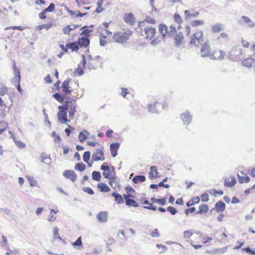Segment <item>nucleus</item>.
<instances>
[{
	"label": "nucleus",
	"instance_id": "nucleus-55",
	"mask_svg": "<svg viewBox=\"0 0 255 255\" xmlns=\"http://www.w3.org/2000/svg\"><path fill=\"white\" fill-rule=\"evenodd\" d=\"M72 245L74 247L82 246L81 237H79L75 242L72 243Z\"/></svg>",
	"mask_w": 255,
	"mask_h": 255
},
{
	"label": "nucleus",
	"instance_id": "nucleus-13",
	"mask_svg": "<svg viewBox=\"0 0 255 255\" xmlns=\"http://www.w3.org/2000/svg\"><path fill=\"white\" fill-rule=\"evenodd\" d=\"M59 111L57 114L58 120L59 122L62 124H66L69 121L67 119V112L63 109L60 108L59 106L58 107Z\"/></svg>",
	"mask_w": 255,
	"mask_h": 255
},
{
	"label": "nucleus",
	"instance_id": "nucleus-5",
	"mask_svg": "<svg viewBox=\"0 0 255 255\" xmlns=\"http://www.w3.org/2000/svg\"><path fill=\"white\" fill-rule=\"evenodd\" d=\"M159 31L163 37H171L176 32V27L173 25L168 27L165 24H160L159 25Z\"/></svg>",
	"mask_w": 255,
	"mask_h": 255
},
{
	"label": "nucleus",
	"instance_id": "nucleus-64",
	"mask_svg": "<svg viewBox=\"0 0 255 255\" xmlns=\"http://www.w3.org/2000/svg\"><path fill=\"white\" fill-rule=\"evenodd\" d=\"M101 169L105 171L110 169V168L107 163H104L101 166Z\"/></svg>",
	"mask_w": 255,
	"mask_h": 255
},
{
	"label": "nucleus",
	"instance_id": "nucleus-60",
	"mask_svg": "<svg viewBox=\"0 0 255 255\" xmlns=\"http://www.w3.org/2000/svg\"><path fill=\"white\" fill-rule=\"evenodd\" d=\"M208 194L207 193H204L201 196V200L203 202H206L209 200Z\"/></svg>",
	"mask_w": 255,
	"mask_h": 255
},
{
	"label": "nucleus",
	"instance_id": "nucleus-44",
	"mask_svg": "<svg viewBox=\"0 0 255 255\" xmlns=\"http://www.w3.org/2000/svg\"><path fill=\"white\" fill-rule=\"evenodd\" d=\"M7 124L6 122L1 121L0 122V134H2L7 128Z\"/></svg>",
	"mask_w": 255,
	"mask_h": 255
},
{
	"label": "nucleus",
	"instance_id": "nucleus-23",
	"mask_svg": "<svg viewBox=\"0 0 255 255\" xmlns=\"http://www.w3.org/2000/svg\"><path fill=\"white\" fill-rule=\"evenodd\" d=\"M90 40L88 37L82 36L78 38V41L77 43L78 44L79 47H86L89 44Z\"/></svg>",
	"mask_w": 255,
	"mask_h": 255
},
{
	"label": "nucleus",
	"instance_id": "nucleus-1",
	"mask_svg": "<svg viewBox=\"0 0 255 255\" xmlns=\"http://www.w3.org/2000/svg\"><path fill=\"white\" fill-rule=\"evenodd\" d=\"M75 82V81L73 82L70 78L66 79L61 84L59 92L53 95V98L59 103H63L64 100L69 98L73 92L74 93L76 92L77 86ZM76 82L78 84V82Z\"/></svg>",
	"mask_w": 255,
	"mask_h": 255
},
{
	"label": "nucleus",
	"instance_id": "nucleus-2",
	"mask_svg": "<svg viewBox=\"0 0 255 255\" xmlns=\"http://www.w3.org/2000/svg\"><path fill=\"white\" fill-rule=\"evenodd\" d=\"M77 88L76 89V92L74 93V95L72 96V99L71 100H66L64 102V104L62 106H59L60 108L64 110L66 112L67 111L69 113V118L72 119L74 118L76 109V101L81 97L83 93L82 90L79 86V84L75 82Z\"/></svg>",
	"mask_w": 255,
	"mask_h": 255
},
{
	"label": "nucleus",
	"instance_id": "nucleus-34",
	"mask_svg": "<svg viewBox=\"0 0 255 255\" xmlns=\"http://www.w3.org/2000/svg\"><path fill=\"white\" fill-rule=\"evenodd\" d=\"M112 196L114 197L115 198V201L118 203V204H122L123 203L124 201L123 197L121 194L119 193H116V192H113L112 194Z\"/></svg>",
	"mask_w": 255,
	"mask_h": 255
},
{
	"label": "nucleus",
	"instance_id": "nucleus-54",
	"mask_svg": "<svg viewBox=\"0 0 255 255\" xmlns=\"http://www.w3.org/2000/svg\"><path fill=\"white\" fill-rule=\"evenodd\" d=\"M150 236L152 238H155V237H160V234L158 232V230L157 228L154 229L150 234Z\"/></svg>",
	"mask_w": 255,
	"mask_h": 255
},
{
	"label": "nucleus",
	"instance_id": "nucleus-14",
	"mask_svg": "<svg viewBox=\"0 0 255 255\" xmlns=\"http://www.w3.org/2000/svg\"><path fill=\"white\" fill-rule=\"evenodd\" d=\"M55 10V4L51 3L48 7L44 9L38 14L39 18L40 19L44 20L47 17L46 13L47 12H51Z\"/></svg>",
	"mask_w": 255,
	"mask_h": 255
},
{
	"label": "nucleus",
	"instance_id": "nucleus-17",
	"mask_svg": "<svg viewBox=\"0 0 255 255\" xmlns=\"http://www.w3.org/2000/svg\"><path fill=\"white\" fill-rule=\"evenodd\" d=\"M63 176L66 179H70L72 182H75L77 178V175L73 170H66L63 173Z\"/></svg>",
	"mask_w": 255,
	"mask_h": 255
},
{
	"label": "nucleus",
	"instance_id": "nucleus-8",
	"mask_svg": "<svg viewBox=\"0 0 255 255\" xmlns=\"http://www.w3.org/2000/svg\"><path fill=\"white\" fill-rule=\"evenodd\" d=\"M242 55V49L236 46L231 49L229 53L228 57L229 59L233 61H238L241 58Z\"/></svg>",
	"mask_w": 255,
	"mask_h": 255
},
{
	"label": "nucleus",
	"instance_id": "nucleus-62",
	"mask_svg": "<svg viewBox=\"0 0 255 255\" xmlns=\"http://www.w3.org/2000/svg\"><path fill=\"white\" fill-rule=\"evenodd\" d=\"M195 210H196V208L195 207H191L190 208L186 209L185 210V213L187 216H188L189 212L193 213L195 211Z\"/></svg>",
	"mask_w": 255,
	"mask_h": 255
},
{
	"label": "nucleus",
	"instance_id": "nucleus-32",
	"mask_svg": "<svg viewBox=\"0 0 255 255\" xmlns=\"http://www.w3.org/2000/svg\"><path fill=\"white\" fill-rule=\"evenodd\" d=\"M223 29V26L221 23H216L212 25L211 30L213 33H219Z\"/></svg>",
	"mask_w": 255,
	"mask_h": 255
},
{
	"label": "nucleus",
	"instance_id": "nucleus-39",
	"mask_svg": "<svg viewBox=\"0 0 255 255\" xmlns=\"http://www.w3.org/2000/svg\"><path fill=\"white\" fill-rule=\"evenodd\" d=\"M219 42H226L229 40V36L226 33H222L217 38Z\"/></svg>",
	"mask_w": 255,
	"mask_h": 255
},
{
	"label": "nucleus",
	"instance_id": "nucleus-31",
	"mask_svg": "<svg viewBox=\"0 0 255 255\" xmlns=\"http://www.w3.org/2000/svg\"><path fill=\"white\" fill-rule=\"evenodd\" d=\"M158 172L157 167L155 166H152L150 168V172L149 173V178L150 179L155 178L157 177Z\"/></svg>",
	"mask_w": 255,
	"mask_h": 255
},
{
	"label": "nucleus",
	"instance_id": "nucleus-45",
	"mask_svg": "<svg viewBox=\"0 0 255 255\" xmlns=\"http://www.w3.org/2000/svg\"><path fill=\"white\" fill-rule=\"evenodd\" d=\"M52 23H50L39 25L37 26V29L39 30H41L43 28L48 29L52 26Z\"/></svg>",
	"mask_w": 255,
	"mask_h": 255
},
{
	"label": "nucleus",
	"instance_id": "nucleus-63",
	"mask_svg": "<svg viewBox=\"0 0 255 255\" xmlns=\"http://www.w3.org/2000/svg\"><path fill=\"white\" fill-rule=\"evenodd\" d=\"M143 208L147 209L148 210H150L152 211H155L156 210V207L152 205V203L150 204L148 206H143Z\"/></svg>",
	"mask_w": 255,
	"mask_h": 255
},
{
	"label": "nucleus",
	"instance_id": "nucleus-38",
	"mask_svg": "<svg viewBox=\"0 0 255 255\" xmlns=\"http://www.w3.org/2000/svg\"><path fill=\"white\" fill-rule=\"evenodd\" d=\"M150 200L153 203H156L161 205V206H164L166 204V200L165 198L156 199L155 197H151Z\"/></svg>",
	"mask_w": 255,
	"mask_h": 255
},
{
	"label": "nucleus",
	"instance_id": "nucleus-43",
	"mask_svg": "<svg viewBox=\"0 0 255 255\" xmlns=\"http://www.w3.org/2000/svg\"><path fill=\"white\" fill-rule=\"evenodd\" d=\"M204 24V21L203 20H194L191 23V25L192 27H196L198 26H201Z\"/></svg>",
	"mask_w": 255,
	"mask_h": 255
},
{
	"label": "nucleus",
	"instance_id": "nucleus-56",
	"mask_svg": "<svg viewBox=\"0 0 255 255\" xmlns=\"http://www.w3.org/2000/svg\"><path fill=\"white\" fill-rule=\"evenodd\" d=\"M167 210L169 212L171 215H174L177 213V210L172 206L168 207Z\"/></svg>",
	"mask_w": 255,
	"mask_h": 255
},
{
	"label": "nucleus",
	"instance_id": "nucleus-51",
	"mask_svg": "<svg viewBox=\"0 0 255 255\" xmlns=\"http://www.w3.org/2000/svg\"><path fill=\"white\" fill-rule=\"evenodd\" d=\"M8 93L7 88L5 86H2L0 88V96H3Z\"/></svg>",
	"mask_w": 255,
	"mask_h": 255
},
{
	"label": "nucleus",
	"instance_id": "nucleus-18",
	"mask_svg": "<svg viewBox=\"0 0 255 255\" xmlns=\"http://www.w3.org/2000/svg\"><path fill=\"white\" fill-rule=\"evenodd\" d=\"M130 195H124V198L125 200L126 204L127 206L137 207L139 206L138 203L134 200L129 198Z\"/></svg>",
	"mask_w": 255,
	"mask_h": 255
},
{
	"label": "nucleus",
	"instance_id": "nucleus-3",
	"mask_svg": "<svg viewBox=\"0 0 255 255\" xmlns=\"http://www.w3.org/2000/svg\"><path fill=\"white\" fill-rule=\"evenodd\" d=\"M132 33L129 29H125L123 31H117L114 33L113 37L114 41L119 43L127 42Z\"/></svg>",
	"mask_w": 255,
	"mask_h": 255
},
{
	"label": "nucleus",
	"instance_id": "nucleus-30",
	"mask_svg": "<svg viewBox=\"0 0 255 255\" xmlns=\"http://www.w3.org/2000/svg\"><path fill=\"white\" fill-rule=\"evenodd\" d=\"M145 22L150 23V24H155V20L152 17L149 16H147L143 21L139 22L138 23V26L140 27H142L145 25Z\"/></svg>",
	"mask_w": 255,
	"mask_h": 255
},
{
	"label": "nucleus",
	"instance_id": "nucleus-35",
	"mask_svg": "<svg viewBox=\"0 0 255 255\" xmlns=\"http://www.w3.org/2000/svg\"><path fill=\"white\" fill-rule=\"evenodd\" d=\"M97 187L101 192H107L110 191V188L105 183H99L97 185Z\"/></svg>",
	"mask_w": 255,
	"mask_h": 255
},
{
	"label": "nucleus",
	"instance_id": "nucleus-41",
	"mask_svg": "<svg viewBox=\"0 0 255 255\" xmlns=\"http://www.w3.org/2000/svg\"><path fill=\"white\" fill-rule=\"evenodd\" d=\"M92 178L94 180L99 181L101 178V175L100 172L94 171L92 173Z\"/></svg>",
	"mask_w": 255,
	"mask_h": 255
},
{
	"label": "nucleus",
	"instance_id": "nucleus-22",
	"mask_svg": "<svg viewBox=\"0 0 255 255\" xmlns=\"http://www.w3.org/2000/svg\"><path fill=\"white\" fill-rule=\"evenodd\" d=\"M174 35V42L176 45H181L184 42V36L181 32H176Z\"/></svg>",
	"mask_w": 255,
	"mask_h": 255
},
{
	"label": "nucleus",
	"instance_id": "nucleus-50",
	"mask_svg": "<svg viewBox=\"0 0 255 255\" xmlns=\"http://www.w3.org/2000/svg\"><path fill=\"white\" fill-rule=\"evenodd\" d=\"M174 20L177 23H178V24H180V25L183 22V20H182L181 17L180 16L179 14H178L177 13L174 14Z\"/></svg>",
	"mask_w": 255,
	"mask_h": 255
},
{
	"label": "nucleus",
	"instance_id": "nucleus-21",
	"mask_svg": "<svg viewBox=\"0 0 255 255\" xmlns=\"http://www.w3.org/2000/svg\"><path fill=\"white\" fill-rule=\"evenodd\" d=\"M108 213L107 211H101L97 215V218L100 223H106L108 221Z\"/></svg>",
	"mask_w": 255,
	"mask_h": 255
},
{
	"label": "nucleus",
	"instance_id": "nucleus-29",
	"mask_svg": "<svg viewBox=\"0 0 255 255\" xmlns=\"http://www.w3.org/2000/svg\"><path fill=\"white\" fill-rule=\"evenodd\" d=\"M93 159H104L103 153L102 150L96 149L92 155Z\"/></svg>",
	"mask_w": 255,
	"mask_h": 255
},
{
	"label": "nucleus",
	"instance_id": "nucleus-28",
	"mask_svg": "<svg viewBox=\"0 0 255 255\" xmlns=\"http://www.w3.org/2000/svg\"><path fill=\"white\" fill-rule=\"evenodd\" d=\"M226 208V204L222 201H219L215 204V209L217 212L224 211Z\"/></svg>",
	"mask_w": 255,
	"mask_h": 255
},
{
	"label": "nucleus",
	"instance_id": "nucleus-33",
	"mask_svg": "<svg viewBox=\"0 0 255 255\" xmlns=\"http://www.w3.org/2000/svg\"><path fill=\"white\" fill-rule=\"evenodd\" d=\"M13 70L14 72L15 77L16 79V80L19 83L20 80V72L19 68L17 67L16 66V64L15 63H13L12 66Z\"/></svg>",
	"mask_w": 255,
	"mask_h": 255
},
{
	"label": "nucleus",
	"instance_id": "nucleus-15",
	"mask_svg": "<svg viewBox=\"0 0 255 255\" xmlns=\"http://www.w3.org/2000/svg\"><path fill=\"white\" fill-rule=\"evenodd\" d=\"M161 107L164 108V105L158 102H155L149 105L148 110L150 112L156 113L160 111Z\"/></svg>",
	"mask_w": 255,
	"mask_h": 255
},
{
	"label": "nucleus",
	"instance_id": "nucleus-52",
	"mask_svg": "<svg viewBox=\"0 0 255 255\" xmlns=\"http://www.w3.org/2000/svg\"><path fill=\"white\" fill-rule=\"evenodd\" d=\"M58 212L57 211H55L53 209H51L50 210V218L48 219V221L49 222H53V221H55L56 220V217H55L54 216L53 214H52V213H56L57 212Z\"/></svg>",
	"mask_w": 255,
	"mask_h": 255
},
{
	"label": "nucleus",
	"instance_id": "nucleus-10",
	"mask_svg": "<svg viewBox=\"0 0 255 255\" xmlns=\"http://www.w3.org/2000/svg\"><path fill=\"white\" fill-rule=\"evenodd\" d=\"M200 52L202 57L210 58L212 51L210 44L208 42L204 43L201 46Z\"/></svg>",
	"mask_w": 255,
	"mask_h": 255
},
{
	"label": "nucleus",
	"instance_id": "nucleus-6",
	"mask_svg": "<svg viewBox=\"0 0 255 255\" xmlns=\"http://www.w3.org/2000/svg\"><path fill=\"white\" fill-rule=\"evenodd\" d=\"M100 64L99 60L93 58L91 55L88 56L86 58L83 55L82 65L85 68L87 67L89 69H95Z\"/></svg>",
	"mask_w": 255,
	"mask_h": 255
},
{
	"label": "nucleus",
	"instance_id": "nucleus-57",
	"mask_svg": "<svg viewBox=\"0 0 255 255\" xmlns=\"http://www.w3.org/2000/svg\"><path fill=\"white\" fill-rule=\"evenodd\" d=\"M52 135L54 138V140L55 141V142H59L61 141V137H60V136L59 135H57L55 131H53L52 132Z\"/></svg>",
	"mask_w": 255,
	"mask_h": 255
},
{
	"label": "nucleus",
	"instance_id": "nucleus-37",
	"mask_svg": "<svg viewBox=\"0 0 255 255\" xmlns=\"http://www.w3.org/2000/svg\"><path fill=\"white\" fill-rule=\"evenodd\" d=\"M208 206L207 204H203L199 207V211L197 212L196 214H202L206 213L208 211Z\"/></svg>",
	"mask_w": 255,
	"mask_h": 255
},
{
	"label": "nucleus",
	"instance_id": "nucleus-59",
	"mask_svg": "<svg viewBox=\"0 0 255 255\" xmlns=\"http://www.w3.org/2000/svg\"><path fill=\"white\" fill-rule=\"evenodd\" d=\"M111 173V170H110V169H109L106 171H103V175L104 176L105 178H106L107 179H110Z\"/></svg>",
	"mask_w": 255,
	"mask_h": 255
},
{
	"label": "nucleus",
	"instance_id": "nucleus-61",
	"mask_svg": "<svg viewBox=\"0 0 255 255\" xmlns=\"http://www.w3.org/2000/svg\"><path fill=\"white\" fill-rule=\"evenodd\" d=\"M192 235L193 233L190 231L186 230L184 232V236L186 239H189Z\"/></svg>",
	"mask_w": 255,
	"mask_h": 255
},
{
	"label": "nucleus",
	"instance_id": "nucleus-58",
	"mask_svg": "<svg viewBox=\"0 0 255 255\" xmlns=\"http://www.w3.org/2000/svg\"><path fill=\"white\" fill-rule=\"evenodd\" d=\"M241 43L242 46L244 48H249L250 46V42L245 39H242Z\"/></svg>",
	"mask_w": 255,
	"mask_h": 255
},
{
	"label": "nucleus",
	"instance_id": "nucleus-4",
	"mask_svg": "<svg viewBox=\"0 0 255 255\" xmlns=\"http://www.w3.org/2000/svg\"><path fill=\"white\" fill-rule=\"evenodd\" d=\"M204 41L203 31L198 30L192 34L190 37V45L199 47Z\"/></svg>",
	"mask_w": 255,
	"mask_h": 255
},
{
	"label": "nucleus",
	"instance_id": "nucleus-7",
	"mask_svg": "<svg viewBox=\"0 0 255 255\" xmlns=\"http://www.w3.org/2000/svg\"><path fill=\"white\" fill-rule=\"evenodd\" d=\"M100 33V44L105 46L112 35V32L106 28L100 27L98 29Z\"/></svg>",
	"mask_w": 255,
	"mask_h": 255
},
{
	"label": "nucleus",
	"instance_id": "nucleus-46",
	"mask_svg": "<svg viewBox=\"0 0 255 255\" xmlns=\"http://www.w3.org/2000/svg\"><path fill=\"white\" fill-rule=\"evenodd\" d=\"M87 132L85 131H82L80 132L78 138L80 142H83L84 140H85L87 137L86 135V133Z\"/></svg>",
	"mask_w": 255,
	"mask_h": 255
},
{
	"label": "nucleus",
	"instance_id": "nucleus-11",
	"mask_svg": "<svg viewBox=\"0 0 255 255\" xmlns=\"http://www.w3.org/2000/svg\"><path fill=\"white\" fill-rule=\"evenodd\" d=\"M144 33L146 39L151 40L155 38V28L150 26H146L144 28Z\"/></svg>",
	"mask_w": 255,
	"mask_h": 255
},
{
	"label": "nucleus",
	"instance_id": "nucleus-20",
	"mask_svg": "<svg viewBox=\"0 0 255 255\" xmlns=\"http://www.w3.org/2000/svg\"><path fill=\"white\" fill-rule=\"evenodd\" d=\"M237 183V180L234 176L226 178L224 181V185L227 187L232 188Z\"/></svg>",
	"mask_w": 255,
	"mask_h": 255
},
{
	"label": "nucleus",
	"instance_id": "nucleus-47",
	"mask_svg": "<svg viewBox=\"0 0 255 255\" xmlns=\"http://www.w3.org/2000/svg\"><path fill=\"white\" fill-rule=\"evenodd\" d=\"M242 19L245 23H249L250 27H253L255 25L254 23L252 22L251 20L249 17L244 15L242 17Z\"/></svg>",
	"mask_w": 255,
	"mask_h": 255
},
{
	"label": "nucleus",
	"instance_id": "nucleus-49",
	"mask_svg": "<svg viewBox=\"0 0 255 255\" xmlns=\"http://www.w3.org/2000/svg\"><path fill=\"white\" fill-rule=\"evenodd\" d=\"M83 29V30L82 31L81 34L84 35L85 37H88V36H89L90 33L92 31V30L88 29L87 27H81V29Z\"/></svg>",
	"mask_w": 255,
	"mask_h": 255
},
{
	"label": "nucleus",
	"instance_id": "nucleus-9",
	"mask_svg": "<svg viewBox=\"0 0 255 255\" xmlns=\"http://www.w3.org/2000/svg\"><path fill=\"white\" fill-rule=\"evenodd\" d=\"M59 46L65 53L67 52L68 50H70L71 52H77L79 49L78 44L76 42L68 43L65 46L60 44Z\"/></svg>",
	"mask_w": 255,
	"mask_h": 255
},
{
	"label": "nucleus",
	"instance_id": "nucleus-27",
	"mask_svg": "<svg viewBox=\"0 0 255 255\" xmlns=\"http://www.w3.org/2000/svg\"><path fill=\"white\" fill-rule=\"evenodd\" d=\"M120 147V144L118 142L113 143L110 145V150L111 154L113 157H115L117 154V151Z\"/></svg>",
	"mask_w": 255,
	"mask_h": 255
},
{
	"label": "nucleus",
	"instance_id": "nucleus-12",
	"mask_svg": "<svg viewBox=\"0 0 255 255\" xmlns=\"http://www.w3.org/2000/svg\"><path fill=\"white\" fill-rule=\"evenodd\" d=\"M225 56V52L219 49H214L211 53L210 59L213 60H222Z\"/></svg>",
	"mask_w": 255,
	"mask_h": 255
},
{
	"label": "nucleus",
	"instance_id": "nucleus-26",
	"mask_svg": "<svg viewBox=\"0 0 255 255\" xmlns=\"http://www.w3.org/2000/svg\"><path fill=\"white\" fill-rule=\"evenodd\" d=\"M192 116L189 112L186 111L181 115V118L184 124H189L191 121Z\"/></svg>",
	"mask_w": 255,
	"mask_h": 255
},
{
	"label": "nucleus",
	"instance_id": "nucleus-48",
	"mask_svg": "<svg viewBox=\"0 0 255 255\" xmlns=\"http://www.w3.org/2000/svg\"><path fill=\"white\" fill-rule=\"evenodd\" d=\"M27 179L31 186H35L37 185V181L32 177L28 176H27Z\"/></svg>",
	"mask_w": 255,
	"mask_h": 255
},
{
	"label": "nucleus",
	"instance_id": "nucleus-16",
	"mask_svg": "<svg viewBox=\"0 0 255 255\" xmlns=\"http://www.w3.org/2000/svg\"><path fill=\"white\" fill-rule=\"evenodd\" d=\"M124 21L129 25H133L135 23V18L132 13H126L124 16Z\"/></svg>",
	"mask_w": 255,
	"mask_h": 255
},
{
	"label": "nucleus",
	"instance_id": "nucleus-42",
	"mask_svg": "<svg viewBox=\"0 0 255 255\" xmlns=\"http://www.w3.org/2000/svg\"><path fill=\"white\" fill-rule=\"evenodd\" d=\"M86 168V165L82 162L78 163L75 165V169L79 171H83Z\"/></svg>",
	"mask_w": 255,
	"mask_h": 255
},
{
	"label": "nucleus",
	"instance_id": "nucleus-36",
	"mask_svg": "<svg viewBox=\"0 0 255 255\" xmlns=\"http://www.w3.org/2000/svg\"><path fill=\"white\" fill-rule=\"evenodd\" d=\"M145 177L143 175H136L132 178V181L134 183L138 184L145 181Z\"/></svg>",
	"mask_w": 255,
	"mask_h": 255
},
{
	"label": "nucleus",
	"instance_id": "nucleus-40",
	"mask_svg": "<svg viewBox=\"0 0 255 255\" xmlns=\"http://www.w3.org/2000/svg\"><path fill=\"white\" fill-rule=\"evenodd\" d=\"M67 12H68L69 14H70V15H75L76 17H82L83 16L86 14V13H81L79 11H75L69 9H67Z\"/></svg>",
	"mask_w": 255,
	"mask_h": 255
},
{
	"label": "nucleus",
	"instance_id": "nucleus-24",
	"mask_svg": "<svg viewBox=\"0 0 255 255\" xmlns=\"http://www.w3.org/2000/svg\"><path fill=\"white\" fill-rule=\"evenodd\" d=\"M237 176L239 182L241 184L248 183L250 181V177L246 175V174L243 172H240V173H238Z\"/></svg>",
	"mask_w": 255,
	"mask_h": 255
},
{
	"label": "nucleus",
	"instance_id": "nucleus-53",
	"mask_svg": "<svg viewBox=\"0 0 255 255\" xmlns=\"http://www.w3.org/2000/svg\"><path fill=\"white\" fill-rule=\"evenodd\" d=\"M82 189L84 192L88 193L89 195H93L94 194L93 190L90 187H83Z\"/></svg>",
	"mask_w": 255,
	"mask_h": 255
},
{
	"label": "nucleus",
	"instance_id": "nucleus-25",
	"mask_svg": "<svg viewBox=\"0 0 255 255\" xmlns=\"http://www.w3.org/2000/svg\"><path fill=\"white\" fill-rule=\"evenodd\" d=\"M243 65L247 67L250 68L255 65V59L249 57L245 59L242 61Z\"/></svg>",
	"mask_w": 255,
	"mask_h": 255
},
{
	"label": "nucleus",
	"instance_id": "nucleus-19",
	"mask_svg": "<svg viewBox=\"0 0 255 255\" xmlns=\"http://www.w3.org/2000/svg\"><path fill=\"white\" fill-rule=\"evenodd\" d=\"M80 27V25L78 24L66 25L62 28V30L64 34L69 35L71 31Z\"/></svg>",
	"mask_w": 255,
	"mask_h": 255
}]
</instances>
